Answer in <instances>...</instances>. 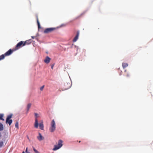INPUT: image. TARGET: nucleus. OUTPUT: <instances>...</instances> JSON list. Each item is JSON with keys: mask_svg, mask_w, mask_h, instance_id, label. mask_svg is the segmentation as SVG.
I'll list each match as a JSON object with an SVG mask.
<instances>
[{"mask_svg": "<svg viewBox=\"0 0 153 153\" xmlns=\"http://www.w3.org/2000/svg\"><path fill=\"white\" fill-rule=\"evenodd\" d=\"M33 151L36 153H39L38 151L36 149L33 147Z\"/></svg>", "mask_w": 153, "mask_h": 153, "instance_id": "obj_23", "label": "nucleus"}, {"mask_svg": "<svg viewBox=\"0 0 153 153\" xmlns=\"http://www.w3.org/2000/svg\"><path fill=\"white\" fill-rule=\"evenodd\" d=\"M23 153H24V152H23Z\"/></svg>", "mask_w": 153, "mask_h": 153, "instance_id": "obj_32", "label": "nucleus"}, {"mask_svg": "<svg viewBox=\"0 0 153 153\" xmlns=\"http://www.w3.org/2000/svg\"><path fill=\"white\" fill-rule=\"evenodd\" d=\"M32 42V40L31 39L27 40L25 42H24V45L23 46H25L26 45H28L30 44Z\"/></svg>", "mask_w": 153, "mask_h": 153, "instance_id": "obj_7", "label": "nucleus"}, {"mask_svg": "<svg viewBox=\"0 0 153 153\" xmlns=\"http://www.w3.org/2000/svg\"><path fill=\"white\" fill-rule=\"evenodd\" d=\"M31 105V104L30 103H29L27 104V111L26 113H27L29 111V110L30 108Z\"/></svg>", "mask_w": 153, "mask_h": 153, "instance_id": "obj_13", "label": "nucleus"}, {"mask_svg": "<svg viewBox=\"0 0 153 153\" xmlns=\"http://www.w3.org/2000/svg\"><path fill=\"white\" fill-rule=\"evenodd\" d=\"M1 133H0V137H1Z\"/></svg>", "mask_w": 153, "mask_h": 153, "instance_id": "obj_29", "label": "nucleus"}, {"mask_svg": "<svg viewBox=\"0 0 153 153\" xmlns=\"http://www.w3.org/2000/svg\"><path fill=\"white\" fill-rule=\"evenodd\" d=\"M15 126L16 127L18 128L19 127V123L18 121H17L15 123Z\"/></svg>", "mask_w": 153, "mask_h": 153, "instance_id": "obj_22", "label": "nucleus"}, {"mask_svg": "<svg viewBox=\"0 0 153 153\" xmlns=\"http://www.w3.org/2000/svg\"><path fill=\"white\" fill-rule=\"evenodd\" d=\"M71 85V84L70 83H68L67 82H66L65 83L64 86V89L65 90H67L69 88Z\"/></svg>", "mask_w": 153, "mask_h": 153, "instance_id": "obj_5", "label": "nucleus"}, {"mask_svg": "<svg viewBox=\"0 0 153 153\" xmlns=\"http://www.w3.org/2000/svg\"><path fill=\"white\" fill-rule=\"evenodd\" d=\"M4 129V126L3 125L0 123V131H2Z\"/></svg>", "mask_w": 153, "mask_h": 153, "instance_id": "obj_18", "label": "nucleus"}, {"mask_svg": "<svg viewBox=\"0 0 153 153\" xmlns=\"http://www.w3.org/2000/svg\"><path fill=\"white\" fill-rule=\"evenodd\" d=\"M128 64L126 63H124L122 64V66L123 68L126 67L128 66Z\"/></svg>", "mask_w": 153, "mask_h": 153, "instance_id": "obj_14", "label": "nucleus"}, {"mask_svg": "<svg viewBox=\"0 0 153 153\" xmlns=\"http://www.w3.org/2000/svg\"><path fill=\"white\" fill-rule=\"evenodd\" d=\"M37 138L39 141H41L44 140V137L40 133H39V136L37 137Z\"/></svg>", "mask_w": 153, "mask_h": 153, "instance_id": "obj_9", "label": "nucleus"}, {"mask_svg": "<svg viewBox=\"0 0 153 153\" xmlns=\"http://www.w3.org/2000/svg\"><path fill=\"white\" fill-rule=\"evenodd\" d=\"M51 68H52V69L53 68V66H52L51 67Z\"/></svg>", "mask_w": 153, "mask_h": 153, "instance_id": "obj_30", "label": "nucleus"}, {"mask_svg": "<svg viewBox=\"0 0 153 153\" xmlns=\"http://www.w3.org/2000/svg\"><path fill=\"white\" fill-rule=\"evenodd\" d=\"M45 87V85H43L42 86V87H41L40 88V90L41 91H42L43 89H44V88Z\"/></svg>", "mask_w": 153, "mask_h": 153, "instance_id": "obj_25", "label": "nucleus"}, {"mask_svg": "<svg viewBox=\"0 0 153 153\" xmlns=\"http://www.w3.org/2000/svg\"><path fill=\"white\" fill-rule=\"evenodd\" d=\"M3 141H1L0 142V147H1L3 146Z\"/></svg>", "mask_w": 153, "mask_h": 153, "instance_id": "obj_24", "label": "nucleus"}, {"mask_svg": "<svg viewBox=\"0 0 153 153\" xmlns=\"http://www.w3.org/2000/svg\"><path fill=\"white\" fill-rule=\"evenodd\" d=\"M51 59L48 57L47 56L45 59L44 60L45 62L46 63H48L50 61Z\"/></svg>", "mask_w": 153, "mask_h": 153, "instance_id": "obj_11", "label": "nucleus"}, {"mask_svg": "<svg viewBox=\"0 0 153 153\" xmlns=\"http://www.w3.org/2000/svg\"><path fill=\"white\" fill-rule=\"evenodd\" d=\"M39 128L42 130H43L44 128V125L43 124V122H42L41 123H39Z\"/></svg>", "mask_w": 153, "mask_h": 153, "instance_id": "obj_12", "label": "nucleus"}, {"mask_svg": "<svg viewBox=\"0 0 153 153\" xmlns=\"http://www.w3.org/2000/svg\"><path fill=\"white\" fill-rule=\"evenodd\" d=\"M4 115L3 114H0V120L4 121V120L3 118Z\"/></svg>", "mask_w": 153, "mask_h": 153, "instance_id": "obj_20", "label": "nucleus"}, {"mask_svg": "<svg viewBox=\"0 0 153 153\" xmlns=\"http://www.w3.org/2000/svg\"><path fill=\"white\" fill-rule=\"evenodd\" d=\"M13 120L11 119H9L7 121V120H6V123H8L9 125L10 126Z\"/></svg>", "mask_w": 153, "mask_h": 153, "instance_id": "obj_15", "label": "nucleus"}, {"mask_svg": "<svg viewBox=\"0 0 153 153\" xmlns=\"http://www.w3.org/2000/svg\"><path fill=\"white\" fill-rule=\"evenodd\" d=\"M56 29L55 28H46L44 31L45 33H48L51 32Z\"/></svg>", "mask_w": 153, "mask_h": 153, "instance_id": "obj_4", "label": "nucleus"}, {"mask_svg": "<svg viewBox=\"0 0 153 153\" xmlns=\"http://www.w3.org/2000/svg\"><path fill=\"white\" fill-rule=\"evenodd\" d=\"M62 141L61 140H59L58 141V145H54V148L53 149V150L56 151L60 148L62 146Z\"/></svg>", "mask_w": 153, "mask_h": 153, "instance_id": "obj_2", "label": "nucleus"}, {"mask_svg": "<svg viewBox=\"0 0 153 153\" xmlns=\"http://www.w3.org/2000/svg\"><path fill=\"white\" fill-rule=\"evenodd\" d=\"M35 117H36V118H37V117H38V114L37 113H35Z\"/></svg>", "mask_w": 153, "mask_h": 153, "instance_id": "obj_26", "label": "nucleus"}, {"mask_svg": "<svg viewBox=\"0 0 153 153\" xmlns=\"http://www.w3.org/2000/svg\"><path fill=\"white\" fill-rule=\"evenodd\" d=\"M13 51L12 50H11V49H9L8 51H7V52H6L4 54V55L5 56H8L10 55L13 52Z\"/></svg>", "mask_w": 153, "mask_h": 153, "instance_id": "obj_6", "label": "nucleus"}, {"mask_svg": "<svg viewBox=\"0 0 153 153\" xmlns=\"http://www.w3.org/2000/svg\"><path fill=\"white\" fill-rule=\"evenodd\" d=\"M39 123L37 118L35 119V123L34 124V127L36 128H37L38 127Z\"/></svg>", "mask_w": 153, "mask_h": 153, "instance_id": "obj_10", "label": "nucleus"}, {"mask_svg": "<svg viewBox=\"0 0 153 153\" xmlns=\"http://www.w3.org/2000/svg\"><path fill=\"white\" fill-rule=\"evenodd\" d=\"M36 19H37V24H38V28H40V24L39 22V20H38V17L37 16H36Z\"/></svg>", "mask_w": 153, "mask_h": 153, "instance_id": "obj_19", "label": "nucleus"}, {"mask_svg": "<svg viewBox=\"0 0 153 153\" xmlns=\"http://www.w3.org/2000/svg\"><path fill=\"white\" fill-rule=\"evenodd\" d=\"M12 116L13 114H12L8 115L6 119L7 120H7H9L11 119L12 117Z\"/></svg>", "mask_w": 153, "mask_h": 153, "instance_id": "obj_16", "label": "nucleus"}, {"mask_svg": "<svg viewBox=\"0 0 153 153\" xmlns=\"http://www.w3.org/2000/svg\"><path fill=\"white\" fill-rule=\"evenodd\" d=\"M56 123L54 120L53 119L51 123V126L49 128V131L51 132H53L56 130Z\"/></svg>", "mask_w": 153, "mask_h": 153, "instance_id": "obj_1", "label": "nucleus"}, {"mask_svg": "<svg viewBox=\"0 0 153 153\" xmlns=\"http://www.w3.org/2000/svg\"><path fill=\"white\" fill-rule=\"evenodd\" d=\"M125 74H124V76L128 78L130 76V74L128 73H127L126 72V70H125Z\"/></svg>", "mask_w": 153, "mask_h": 153, "instance_id": "obj_17", "label": "nucleus"}, {"mask_svg": "<svg viewBox=\"0 0 153 153\" xmlns=\"http://www.w3.org/2000/svg\"><path fill=\"white\" fill-rule=\"evenodd\" d=\"M79 35V31H78L77 32V34H76V36L74 38V39H73V42H75L77 41V40L78 39V38Z\"/></svg>", "mask_w": 153, "mask_h": 153, "instance_id": "obj_8", "label": "nucleus"}, {"mask_svg": "<svg viewBox=\"0 0 153 153\" xmlns=\"http://www.w3.org/2000/svg\"><path fill=\"white\" fill-rule=\"evenodd\" d=\"M35 37L34 36H31V38H32V39H34L35 38Z\"/></svg>", "mask_w": 153, "mask_h": 153, "instance_id": "obj_27", "label": "nucleus"}, {"mask_svg": "<svg viewBox=\"0 0 153 153\" xmlns=\"http://www.w3.org/2000/svg\"><path fill=\"white\" fill-rule=\"evenodd\" d=\"M5 56L4 54H2L0 56V61L4 59L5 57Z\"/></svg>", "mask_w": 153, "mask_h": 153, "instance_id": "obj_21", "label": "nucleus"}, {"mask_svg": "<svg viewBox=\"0 0 153 153\" xmlns=\"http://www.w3.org/2000/svg\"><path fill=\"white\" fill-rule=\"evenodd\" d=\"M27 148H26V152L27 153Z\"/></svg>", "mask_w": 153, "mask_h": 153, "instance_id": "obj_28", "label": "nucleus"}, {"mask_svg": "<svg viewBox=\"0 0 153 153\" xmlns=\"http://www.w3.org/2000/svg\"><path fill=\"white\" fill-rule=\"evenodd\" d=\"M80 142H81V141H79V143H80Z\"/></svg>", "mask_w": 153, "mask_h": 153, "instance_id": "obj_31", "label": "nucleus"}, {"mask_svg": "<svg viewBox=\"0 0 153 153\" xmlns=\"http://www.w3.org/2000/svg\"><path fill=\"white\" fill-rule=\"evenodd\" d=\"M24 41H21L19 42L16 45L15 49L16 50H17L19 48H20L22 46H24L23 45H24Z\"/></svg>", "mask_w": 153, "mask_h": 153, "instance_id": "obj_3", "label": "nucleus"}]
</instances>
